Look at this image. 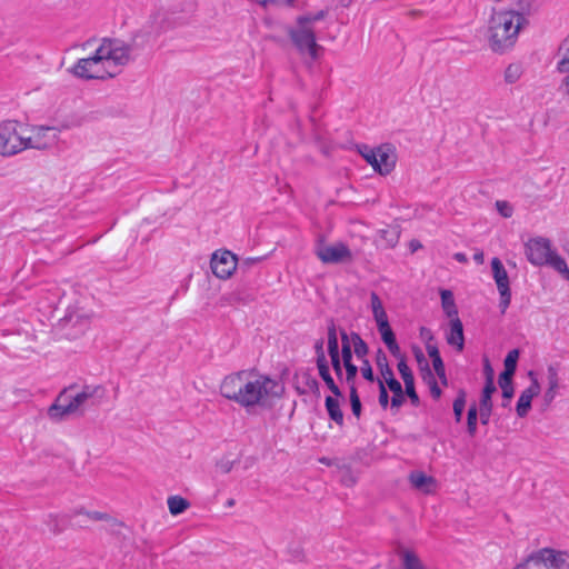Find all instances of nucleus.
Returning a JSON list of instances; mask_svg holds the SVG:
<instances>
[{"label":"nucleus","instance_id":"nucleus-1","mask_svg":"<svg viewBox=\"0 0 569 569\" xmlns=\"http://www.w3.org/2000/svg\"><path fill=\"white\" fill-rule=\"evenodd\" d=\"M280 393L274 379L256 370L229 373L220 383V395L247 410L266 408Z\"/></svg>","mask_w":569,"mask_h":569},{"label":"nucleus","instance_id":"nucleus-2","mask_svg":"<svg viewBox=\"0 0 569 569\" xmlns=\"http://www.w3.org/2000/svg\"><path fill=\"white\" fill-rule=\"evenodd\" d=\"M131 58V48L120 40H103L94 52L81 58L72 67V73L82 79H107L116 77Z\"/></svg>","mask_w":569,"mask_h":569},{"label":"nucleus","instance_id":"nucleus-3","mask_svg":"<svg viewBox=\"0 0 569 569\" xmlns=\"http://www.w3.org/2000/svg\"><path fill=\"white\" fill-rule=\"evenodd\" d=\"M518 9H492L487 23V41L490 50L503 53L517 42L527 24L525 13L531 8L530 0H518Z\"/></svg>","mask_w":569,"mask_h":569},{"label":"nucleus","instance_id":"nucleus-4","mask_svg":"<svg viewBox=\"0 0 569 569\" xmlns=\"http://www.w3.org/2000/svg\"><path fill=\"white\" fill-rule=\"evenodd\" d=\"M327 17V11L302 13L286 27L289 42L297 53L310 62L319 59L323 48L318 42L316 23Z\"/></svg>","mask_w":569,"mask_h":569},{"label":"nucleus","instance_id":"nucleus-5","mask_svg":"<svg viewBox=\"0 0 569 569\" xmlns=\"http://www.w3.org/2000/svg\"><path fill=\"white\" fill-rule=\"evenodd\" d=\"M104 397V388L100 385H83L79 390L76 386L63 389L56 401L49 407L51 420L60 421L78 413H83L84 407Z\"/></svg>","mask_w":569,"mask_h":569},{"label":"nucleus","instance_id":"nucleus-6","mask_svg":"<svg viewBox=\"0 0 569 569\" xmlns=\"http://www.w3.org/2000/svg\"><path fill=\"white\" fill-rule=\"evenodd\" d=\"M526 256L532 264H549L569 280V268L561 257L551 251L549 240L543 238L529 240L526 243Z\"/></svg>","mask_w":569,"mask_h":569},{"label":"nucleus","instance_id":"nucleus-7","mask_svg":"<svg viewBox=\"0 0 569 569\" xmlns=\"http://www.w3.org/2000/svg\"><path fill=\"white\" fill-rule=\"evenodd\" d=\"M360 154L381 176L391 173L397 163L396 150L388 143L376 148L365 146L360 149Z\"/></svg>","mask_w":569,"mask_h":569},{"label":"nucleus","instance_id":"nucleus-8","mask_svg":"<svg viewBox=\"0 0 569 569\" xmlns=\"http://www.w3.org/2000/svg\"><path fill=\"white\" fill-rule=\"evenodd\" d=\"M70 127V124L62 123L60 127L34 126L28 130V133L23 130L24 150H43L52 147L58 140V132Z\"/></svg>","mask_w":569,"mask_h":569},{"label":"nucleus","instance_id":"nucleus-9","mask_svg":"<svg viewBox=\"0 0 569 569\" xmlns=\"http://www.w3.org/2000/svg\"><path fill=\"white\" fill-rule=\"evenodd\" d=\"M23 130L16 121L0 122V154L12 156L24 150Z\"/></svg>","mask_w":569,"mask_h":569},{"label":"nucleus","instance_id":"nucleus-10","mask_svg":"<svg viewBox=\"0 0 569 569\" xmlns=\"http://www.w3.org/2000/svg\"><path fill=\"white\" fill-rule=\"evenodd\" d=\"M64 315L61 321L64 325L83 326L91 319L90 311L83 306V301L77 296H66L61 300Z\"/></svg>","mask_w":569,"mask_h":569},{"label":"nucleus","instance_id":"nucleus-11","mask_svg":"<svg viewBox=\"0 0 569 569\" xmlns=\"http://www.w3.org/2000/svg\"><path fill=\"white\" fill-rule=\"evenodd\" d=\"M537 566L545 569H569V551L555 548H542L530 555Z\"/></svg>","mask_w":569,"mask_h":569},{"label":"nucleus","instance_id":"nucleus-12","mask_svg":"<svg viewBox=\"0 0 569 569\" xmlns=\"http://www.w3.org/2000/svg\"><path fill=\"white\" fill-rule=\"evenodd\" d=\"M317 256L323 263H342L352 260L350 249L342 242L321 244L317 249Z\"/></svg>","mask_w":569,"mask_h":569},{"label":"nucleus","instance_id":"nucleus-13","mask_svg":"<svg viewBox=\"0 0 569 569\" xmlns=\"http://www.w3.org/2000/svg\"><path fill=\"white\" fill-rule=\"evenodd\" d=\"M237 257L228 250L218 251L212 254L211 270L220 279L230 278L237 269Z\"/></svg>","mask_w":569,"mask_h":569},{"label":"nucleus","instance_id":"nucleus-14","mask_svg":"<svg viewBox=\"0 0 569 569\" xmlns=\"http://www.w3.org/2000/svg\"><path fill=\"white\" fill-rule=\"evenodd\" d=\"M491 269L493 279L496 281V284L498 287L501 301L500 307L502 312L506 311L508 306L510 305L511 295H510V288H509V277L507 273V270L505 269L502 262L498 258H493L491 260Z\"/></svg>","mask_w":569,"mask_h":569},{"label":"nucleus","instance_id":"nucleus-15","mask_svg":"<svg viewBox=\"0 0 569 569\" xmlns=\"http://www.w3.org/2000/svg\"><path fill=\"white\" fill-rule=\"evenodd\" d=\"M519 351L511 350L505 359V370L499 376V386L502 390V396L506 399H511L513 396L512 376L516 371Z\"/></svg>","mask_w":569,"mask_h":569},{"label":"nucleus","instance_id":"nucleus-16","mask_svg":"<svg viewBox=\"0 0 569 569\" xmlns=\"http://www.w3.org/2000/svg\"><path fill=\"white\" fill-rule=\"evenodd\" d=\"M529 377L531 379V385L525 389L519 399H518V403H517V415L520 417V418H523L527 416L530 407H531V400L539 395L540 392V385L538 382V379L536 378L533 371H529Z\"/></svg>","mask_w":569,"mask_h":569},{"label":"nucleus","instance_id":"nucleus-17","mask_svg":"<svg viewBox=\"0 0 569 569\" xmlns=\"http://www.w3.org/2000/svg\"><path fill=\"white\" fill-rule=\"evenodd\" d=\"M411 487L423 493L431 495L437 490V480L432 476H428L422 471H412L408 477Z\"/></svg>","mask_w":569,"mask_h":569},{"label":"nucleus","instance_id":"nucleus-18","mask_svg":"<svg viewBox=\"0 0 569 569\" xmlns=\"http://www.w3.org/2000/svg\"><path fill=\"white\" fill-rule=\"evenodd\" d=\"M448 345L455 347L459 352L465 347L463 326L459 318L451 319L449 322V331L446 335Z\"/></svg>","mask_w":569,"mask_h":569},{"label":"nucleus","instance_id":"nucleus-19","mask_svg":"<svg viewBox=\"0 0 569 569\" xmlns=\"http://www.w3.org/2000/svg\"><path fill=\"white\" fill-rule=\"evenodd\" d=\"M377 366L383 378V383H386L391 391L399 390L398 388L400 382L397 379H395L393 372L388 365L387 357L381 350H379L377 353Z\"/></svg>","mask_w":569,"mask_h":569},{"label":"nucleus","instance_id":"nucleus-20","mask_svg":"<svg viewBox=\"0 0 569 569\" xmlns=\"http://www.w3.org/2000/svg\"><path fill=\"white\" fill-rule=\"evenodd\" d=\"M378 331L381 336L382 341L388 347L389 351L395 357H400V348L396 341V337H395V333H393L390 325L388 323V325L378 327Z\"/></svg>","mask_w":569,"mask_h":569},{"label":"nucleus","instance_id":"nucleus-21","mask_svg":"<svg viewBox=\"0 0 569 569\" xmlns=\"http://www.w3.org/2000/svg\"><path fill=\"white\" fill-rule=\"evenodd\" d=\"M441 306L445 313L451 319L459 318L458 309L455 303L453 295L450 290H441Z\"/></svg>","mask_w":569,"mask_h":569},{"label":"nucleus","instance_id":"nucleus-22","mask_svg":"<svg viewBox=\"0 0 569 569\" xmlns=\"http://www.w3.org/2000/svg\"><path fill=\"white\" fill-rule=\"evenodd\" d=\"M548 389L545 392V400L547 405H549L556 396L557 389L559 387V378L558 372L553 367L548 368Z\"/></svg>","mask_w":569,"mask_h":569},{"label":"nucleus","instance_id":"nucleus-23","mask_svg":"<svg viewBox=\"0 0 569 569\" xmlns=\"http://www.w3.org/2000/svg\"><path fill=\"white\" fill-rule=\"evenodd\" d=\"M326 408L330 416V418L336 421L339 426L343 423V413L340 410V403L338 397H327L326 398Z\"/></svg>","mask_w":569,"mask_h":569},{"label":"nucleus","instance_id":"nucleus-24","mask_svg":"<svg viewBox=\"0 0 569 569\" xmlns=\"http://www.w3.org/2000/svg\"><path fill=\"white\" fill-rule=\"evenodd\" d=\"M167 503L172 516H178L190 507V502L181 496H170Z\"/></svg>","mask_w":569,"mask_h":569},{"label":"nucleus","instance_id":"nucleus-25","mask_svg":"<svg viewBox=\"0 0 569 569\" xmlns=\"http://www.w3.org/2000/svg\"><path fill=\"white\" fill-rule=\"evenodd\" d=\"M327 336H328L327 345H328L329 357L340 356L337 327L333 322H331L328 326Z\"/></svg>","mask_w":569,"mask_h":569},{"label":"nucleus","instance_id":"nucleus-26","mask_svg":"<svg viewBox=\"0 0 569 569\" xmlns=\"http://www.w3.org/2000/svg\"><path fill=\"white\" fill-rule=\"evenodd\" d=\"M317 368L319 370L320 377L326 382V385L330 389V391L336 397H341V392H340L338 386L335 383V381H333V379H332V377L330 375L329 365L326 363V365L317 366Z\"/></svg>","mask_w":569,"mask_h":569},{"label":"nucleus","instance_id":"nucleus-27","mask_svg":"<svg viewBox=\"0 0 569 569\" xmlns=\"http://www.w3.org/2000/svg\"><path fill=\"white\" fill-rule=\"evenodd\" d=\"M402 569H427L421 559L412 551L402 555Z\"/></svg>","mask_w":569,"mask_h":569},{"label":"nucleus","instance_id":"nucleus-28","mask_svg":"<svg viewBox=\"0 0 569 569\" xmlns=\"http://www.w3.org/2000/svg\"><path fill=\"white\" fill-rule=\"evenodd\" d=\"M341 338V353L340 358L342 361L352 360V342H350V333H347L345 330H341L340 332Z\"/></svg>","mask_w":569,"mask_h":569},{"label":"nucleus","instance_id":"nucleus-29","mask_svg":"<svg viewBox=\"0 0 569 569\" xmlns=\"http://www.w3.org/2000/svg\"><path fill=\"white\" fill-rule=\"evenodd\" d=\"M559 53L558 70L560 72H569V37L560 46Z\"/></svg>","mask_w":569,"mask_h":569},{"label":"nucleus","instance_id":"nucleus-30","mask_svg":"<svg viewBox=\"0 0 569 569\" xmlns=\"http://www.w3.org/2000/svg\"><path fill=\"white\" fill-rule=\"evenodd\" d=\"M522 76V67L519 63H511L505 70V81L507 83L517 82Z\"/></svg>","mask_w":569,"mask_h":569},{"label":"nucleus","instance_id":"nucleus-31","mask_svg":"<svg viewBox=\"0 0 569 569\" xmlns=\"http://www.w3.org/2000/svg\"><path fill=\"white\" fill-rule=\"evenodd\" d=\"M350 342H352L353 352L357 357L362 358L368 353V346L358 333H350Z\"/></svg>","mask_w":569,"mask_h":569},{"label":"nucleus","instance_id":"nucleus-32","mask_svg":"<svg viewBox=\"0 0 569 569\" xmlns=\"http://www.w3.org/2000/svg\"><path fill=\"white\" fill-rule=\"evenodd\" d=\"M380 237L388 248H393L399 240V231L397 228L382 229L380 230Z\"/></svg>","mask_w":569,"mask_h":569},{"label":"nucleus","instance_id":"nucleus-33","mask_svg":"<svg viewBox=\"0 0 569 569\" xmlns=\"http://www.w3.org/2000/svg\"><path fill=\"white\" fill-rule=\"evenodd\" d=\"M466 406V392L465 390H459L456 400L453 401V412L457 422H460L462 412Z\"/></svg>","mask_w":569,"mask_h":569},{"label":"nucleus","instance_id":"nucleus-34","mask_svg":"<svg viewBox=\"0 0 569 569\" xmlns=\"http://www.w3.org/2000/svg\"><path fill=\"white\" fill-rule=\"evenodd\" d=\"M397 358L399 359L398 371L403 380V383L415 380L413 375H412L410 368L408 367L405 357L400 353V357H397Z\"/></svg>","mask_w":569,"mask_h":569},{"label":"nucleus","instance_id":"nucleus-35","mask_svg":"<svg viewBox=\"0 0 569 569\" xmlns=\"http://www.w3.org/2000/svg\"><path fill=\"white\" fill-rule=\"evenodd\" d=\"M477 417L478 410L477 407L473 405L469 408L467 416L468 432L470 436H475L477 432Z\"/></svg>","mask_w":569,"mask_h":569},{"label":"nucleus","instance_id":"nucleus-36","mask_svg":"<svg viewBox=\"0 0 569 569\" xmlns=\"http://www.w3.org/2000/svg\"><path fill=\"white\" fill-rule=\"evenodd\" d=\"M495 391V385L486 383L480 399V407L492 408L491 396Z\"/></svg>","mask_w":569,"mask_h":569},{"label":"nucleus","instance_id":"nucleus-37","mask_svg":"<svg viewBox=\"0 0 569 569\" xmlns=\"http://www.w3.org/2000/svg\"><path fill=\"white\" fill-rule=\"evenodd\" d=\"M76 515L78 516H87L88 518H90L91 520H94V521H108L109 520V515L106 513V512H100V511H88L86 510L84 508H80V509H77L76 510Z\"/></svg>","mask_w":569,"mask_h":569},{"label":"nucleus","instance_id":"nucleus-38","mask_svg":"<svg viewBox=\"0 0 569 569\" xmlns=\"http://www.w3.org/2000/svg\"><path fill=\"white\" fill-rule=\"evenodd\" d=\"M350 403H351L352 413L357 418H359L361 415V402H360V398H359L353 385L351 386V390H350Z\"/></svg>","mask_w":569,"mask_h":569},{"label":"nucleus","instance_id":"nucleus-39","mask_svg":"<svg viewBox=\"0 0 569 569\" xmlns=\"http://www.w3.org/2000/svg\"><path fill=\"white\" fill-rule=\"evenodd\" d=\"M323 345H325L323 339H318L315 343V351H316V356H317V359H316L317 366L328 363L326 355H325Z\"/></svg>","mask_w":569,"mask_h":569},{"label":"nucleus","instance_id":"nucleus-40","mask_svg":"<svg viewBox=\"0 0 569 569\" xmlns=\"http://www.w3.org/2000/svg\"><path fill=\"white\" fill-rule=\"evenodd\" d=\"M432 366H433V369H435L437 376L441 380L442 385L446 386L448 383V380H447L445 365H443L441 357L432 360Z\"/></svg>","mask_w":569,"mask_h":569},{"label":"nucleus","instance_id":"nucleus-41","mask_svg":"<svg viewBox=\"0 0 569 569\" xmlns=\"http://www.w3.org/2000/svg\"><path fill=\"white\" fill-rule=\"evenodd\" d=\"M346 369V380L348 383H353V380L358 373V368L352 363V360L342 361Z\"/></svg>","mask_w":569,"mask_h":569},{"label":"nucleus","instance_id":"nucleus-42","mask_svg":"<svg viewBox=\"0 0 569 569\" xmlns=\"http://www.w3.org/2000/svg\"><path fill=\"white\" fill-rule=\"evenodd\" d=\"M496 208L503 218H510L513 213L512 206L507 201H497Z\"/></svg>","mask_w":569,"mask_h":569},{"label":"nucleus","instance_id":"nucleus-43","mask_svg":"<svg viewBox=\"0 0 569 569\" xmlns=\"http://www.w3.org/2000/svg\"><path fill=\"white\" fill-rule=\"evenodd\" d=\"M406 393L410 398L413 405H417L419 401L418 395L415 390V380L405 382Z\"/></svg>","mask_w":569,"mask_h":569},{"label":"nucleus","instance_id":"nucleus-44","mask_svg":"<svg viewBox=\"0 0 569 569\" xmlns=\"http://www.w3.org/2000/svg\"><path fill=\"white\" fill-rule=\"evenodd\" d=\"M216 467L221 473H229L233 468V461L221 459L217 462Z\"/></svg>","mask_w":569,"mask_h":569},{"label":"nucleus","instance_id":"nucleus-45","mask_svg":"<svg viewBox=\"0 0 569 569\" xmlns=\"http://www.w3.org/2000/svg\"><path fill=\"white\" fill-rule=\"evenodd\" d=\"M389 397L385 383L382 380L379 381V403L386 408L388 406Z\"/></svg>","mask_w":569,"mask_h":569},{"label":"nucleus","instance_id":"nucleus-46","mask_svg":"<svg viewBox=\"0 0 569 569\" xmlns=\"http://www.w3.org/2000/svg\"><path fill=\"white\" fill-rule=\"evenodd\" d=\"M330 360H331V365H332V368H333L336 375L338 376V378H341L342 377V366H343L342 359L340 358V356H336V357H330Z\"/></svg>","mask_w":569,"mask_h":569},{"label":"nucleus","instance_id":"nucleus-47","mask_svg":"<svg viewBox=\"0 0 569 569\" xmlns=\"http://www.w3.org/2000/svg\"><path fill=\"white\" fill-rule=\"evenodd\" d=\"M372 313H373V318L376 320L377 327H381V326L389 323L388 316L385 310L375 311Z\"/></svg>","mask_w":569,"mask_h":569},{"label":"nucleus","instance_id":"nucleus-48","mask_svg":"<svg viewBox=\"0 0 569 569\" xmlns=\"http://www.w3.org/2000/svg\"><path fill=\"white\" fill-rule=\"evenodd\" d=\"M370 302H371L372 312L385 310L382 301L380 300V298L378 297V295L376 292H371Z\"/></svg>","mask_w":569,"mask_h":569},{"label":"nucleus","instance_id":"nucleus-49","mask_svg":"<svg viewBox=\"0 0 569 569\" xmlns=\"http://www.w3.org/2000/svg\"><path fill=\"white\" fill-rule=\"evenodd\" d=\"M398 389L399 390H397V391H392L393 397L391 399V405L397 408L400 407L403 402V391H402L401 385H399Z\"/></svg>","mask_w":569,"mask_h":569},{"label":"nucleus","instance_id":"nucleus-50","mask_svg":"<svg viewBox=\"0 0 569 569\" xmlns=\"http://www.w3.org/2000/svg\"><path fill=\"white\" fill-rule=\"evenodd\" d=\"M483 369H485V375H486V383L495 385V382H493L495 372H493V369L488 359L485 360Z\"/></svg>","mask_w":569,"mask_h":569},{"label":"nucleus","instance_id":"nucleus-51","mask_svg":"<svg viewBox=\"0 0 569 569\" xmlns=\"http://www.w3.org/2000/svg\"><path fill=\"white\" fill-rule=\"evenodd\" d=\"M295 0H259V3L263 7L266 6H289Z\"/></svg>","mask_w":569,"mask_h":569},{"label":"nucleus","instance_id":"nucleus-52","mask_svg":"<svg viewBox=\"0 0 569 569\" xmlns=\"http://www.w3.org/2000/svg\"><path fill=\"white\" fill-rule=\"evenodd\" d=\"M361 373L365 379L373 381V371L369 362L366 360L363 367H361Z\"/></svg>","mask_w":569,"mask_h":569},{"label":"nucleus","instance_id":"nucleus-53","mask_svg":"<svg viewBox=\"0 0 569 569\" xmlns=\"http://www.w3.org/2000/svg\"><path fill=\"white\" fill-rule=\"evenodd\" d=\"M491 411H492V408H486V407L479 408L480 419L483 425H487L489 422Z\"/></svg>","mask_w":569,"mask_h":569},{"label":"nucleus","instance_id":"nucleus-54","mask_svg":"<svg viewBox=\"0 0 569 569\" xmlns=\"http://www.w3.org/2000/svg\"><path fill=\"white\" fill-rule=\"evenodd\" d=\"M426 349H427L429 357L432 360L440 358V353H439V350L436 345L428 342L426 346Z\"/></svg>","mask_w":569,"mask_h":569},{"label":"nucleus","instance_id":"nucleus-55","mask_svg":"<svg viewBox=\"0 0 569 569\" xmlns=\"http://www.w3.org/2000/svg\"><path fill=\"white\" fill-rule=\"evenodd\" d=\"M560 91L567 99H569V74L561 80Z\"/></svg>","mask_w":569,"mask_h":569},{"label":"nucleus","instance_id":"nucleus-56","mask_svg":"<svg viewBox=\"0 0 569 569\" xmlns=\"http://www.w3.org/2000/svg\"><path fill=\"white\" fill-rule=\"evenodd\" d=\"M430 391H431V395H432V397H433V398H436V399L440 398V396H441V390H440V388L437 386V383H436V382H433V383L431 385V387H430Z\"/></svg>","mask_w":569,"mask_h":569},{"label":"nucleus","instance_id":"nucleus-57","mask_svg":"<svg viewBox=\"0 0 569 569\" xmlns=\"http://www.w3.org/2000/svg\"><path fill=\"white\" fill-rule=\"evenodd\" d=\"M409 247H410V250L412 252H415L418 249H420L422 246H421V243L418 240H411L410 243H409Z\"/></svg>","mask_w":569,"mask_h":569},{"label":"nucleus","instance_id":"nucleus-58","mask_svg":"<svg viewBox=\"0 0 569 569\" xmlns=\"http://www.w3.org/2000/svg\"><path fill=\"white\" fill-rule=\"evenodd\" d=\"M532 561V559H530V556L525 559L522 562L518 563L513 569H527L528 567V563Z\"/></svg>","mask_w":569,"mask_h":569},{"label":"nucleus","instance_id":"nucleus-59","mask_svg":"<svg viewBox=\"0 0 569 569\" xmlns=\"http://www.w3.org/2000/svg\"><path fill=\"white\" fill-rule=\"evenodd\" d=\"M455 258L459 261V262H466L467 261V257L463 254V253H456L455 254Z\"/></svg>","mask_w":569,"mask_h":569},{"label":"nucleus","instance_id":"nucleus-60","mask_svg":"<svg viewBox=\"0 0 569 569\" xmlns=\"http://www.w3.org/2000/svg\"><path fill=\"white\" fill-rule=\"evenodd\" d=\"M422 358H423V355H422L421 352H419V353L417 355V359L420 361Z\"/></svg>","mask_w":569,"mask_h":569},{"label":"nucleus","instance_id":"nucleus-61","mask_svg":"<svg viewBox=\"0 0 569 569\" xmlns=\"http://www.w3.org/2000/svg\"><path fill=\"white\" fill-rule=\"evenodd\" d=\"M233 505H234V500H233V499H231V500H229V501H228V506H229V507H232Z\"/></svg>","mask_w":569,"mask_h":569},{"label":"nucleus","instance_id":"nucleus-62","mask_svg":"<svg viewBox=\"0 0 569 569\" xmlns=\"http://www.w3.org/2000/svg\"><path fill=\"white\" fill-rule=\"evenodd\" d=\"M476 259L482 260V254L476 256Z\"/></svg>","mask_w":569,"mask_h":569}]
</instances>
